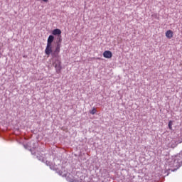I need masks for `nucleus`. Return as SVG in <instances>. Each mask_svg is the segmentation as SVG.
<instances>
[{"mask_svg": "<svg viewBox=\"0 0 182 182\" xmlns=\"http://www.w3.org/2000/svg\"><path fill=\"white\" fill-rule=\"evenodd\" d=\"M66 180L67 181L75 182V179H73V177H72L71 175L67 176Z\"/></svg>", "mask_w": 182, "mask_h": 182, "instance_id": "obj_12", "label": "nucleus"}, {"mask_svg": "<svg viewBox=\"0 0 182 182\" xmlns=\"http://www.w3.org/2000/svg\"><path fill=\"white\" fill-rule=\"evenodd\" d=\"M36 158L38 159V160H40V161H43V157H42V156H36Z\"/></svg>", "mask_w": 182, "mask_h": 182, "instance_id": "obj_16", "label": "nucleus"}, {"mask_svg": "<svg viewBox=\"0 0 182 182\" xmlns=\"http://www.w3.org/2000/svg\"><path fill=\"white\" fill-rule=\"evenodd\" d=\"M59 53H60V46L58 44L55 47V50L51 52V54H50L52 56L53 60V59H60L59 58Z\"/></svg>", "mask_w": 182, "mask_h": 182, "instance_id": "obj_3", "label": "nucleus"}, {"mask_svg": "<svg viewBox=\"0 0 182 182\" xmlns=\"http://www.w3.org/2000/svg\"><path fill=\"white\" fill-rule=\"evenodd\" d=\"M52 62L56 73H60V72H62V62L60 61V59H53L52 60Z\"/></svg>", "mask_w": 182, "mask_h": 182, "instance_id": "obj_2", "label": "nucleus"}, {"mask_svg": "<svg viewBox=\"0 0 182 182\" xmlns=\"http://www.w3.org/2000/svg\"><path fill=\"white\" fill-rule=\"evenodd\" d=\"M33 146H29V144H27L26 145H24L25 149L27 150H29L31 152V154H36V153L33 151L36 147H38V143L33 142Z\"/></svg>", "mask_w": 182, "mask_h": 182, "instance_id": "obj_4", "label": "nucleus"}, {"mask_svg": "<svg viewBox=\"0 0 182 182\" xmlns=\"http://www.w3.org/2000/svg\"><path fill=\"white\" fill-rule=\"evenodd\" d=\"M46 166H50V168L51 170L53 169V168H52V165H50V161H46Z\"/></svg>", "mask_w": 182, "mask_h": 182, "instance_id": "obj_14", "label": "nucleus"}, {"mask_svg": "<svg viewBox=\"0 0 182 182\" xmlns=\"http://www.w3.org/2000/svg\"><path fill=\"white\" fill-rule=\"evenodd\" d=\"M59 176H62V177H68V172L65 171V168H62V171H58Z\"/></svg>", "mask_w": 182, "mask_h": 182, "instance_id": "obj_7", "label": "nucleus"}, {"mask_svg": "<svg viewBox=\"0 0 182 182\" xmlns=\"http://www.w3.org/2000/svg\"><path fill=\"white\" fill-rule=\"evenodd\" d=\"M55 40V37L53 35H50L47 40V45H52V43Z\"/></svg>", "mask_w": 182, "mask_h": 182, "instance_id": "obj_8", "label": "nucleus"}, {"mask_svg": "<svg viewBox=\"0 0 182 182\" xmlns=\"http://www.w3.org/2000/svg\"><path fill=\"white\" fill-rule=\"evenodd\" d=\"M53 50H52V45L47 44L46 49H45V53L48 56H50Z\"/></svg>", "mask_w": 182, "mask_h": 182, "instance_id": "obj_5", "label": "nucleus"}, {"mask_svg": "<svg viewBox=\"0 0 182 182\" xmlns=\"http://www.w3.org/2000/svg\"><path fill=\"white\" fill-rule=\"evenodd\" d=\"M61 33H62V31H60V29L59 28H55L52 31V35H55V36L58 35V36H60Z\"/></svg>", "mask_w": 182, "mask_h": 182, "instance_id": "obj_9", "label": "nucleus"}, {"mask_svg": "<svg viewBox=\"0 0 182 182\" xmlns=\"http://www.w3.org/2000/svg\"><path fill=\"white\" fill-rule=\"evenodd\" d=\"M166 36L168 39H171V38H173V31L171 30H168L166 32Z\"/></svg>", "mask_w": 182, "mask_h": 182, "instance_id": "obj_10", "label": "nucleus"}, {"mask_svg": "<svg viewBox=\"0 0 182 182\" xmlns=\"http://www.w3.org/2000/svg\"><path fill=\"white\" fill-rule=\"evenodd\" d=\"M90 114H95L96 113V108L93 107L92 109L90 112Z\"/></svg>", "mask_w": 182, "mask_h": 182, "instance_id": "obj_15", "label": "nucleus"}, {"mask_svg": "<svg viewBox=\"0 0 182 182\" xmlns=\"http://www.w3.org/2000/svg\"><path fill=\"white\" fill-rule=\"evenodd\" d=\"M168 126L170 129V130H171L173 129V121H169L168 124Z\"/></svg>", "mask_w": 182, "mask_h": 182, "instance_id": "obj_13", "label": "nucleus"}, {"mask_svg": "<svg viewBox=\"0 0 182 182\" xmlns=\"http://www.w3.org/2000/svg\"><path fill=\"white\" fill-rule=\"evenodd\" d=\"M104 58H106V59H110L112 56H113V54L109 50H106L103 53Z\"/></svg>", "mask_w": 182, "mask_h": 182, "instance_id": "obj_6", "label": "nucleus"}, {"mask_svg": "<svg viewBox=\"0 0 182 182\" xmlns=\"http://www.w3.org/2000/svg\"><path fill=\"white\" fill-rule=\"evenodd\" d=\"M44 2H48V0H43Z\"/></svg>", "mask_w": 182, "mask_h": 182, "instance_id": "obj_17", "label": "nucleus"}, {"mask_svg": "<svg viewBox=\"0 0 182 182\" xmlns=\"http://www.w3.org/2000/svg\"><path fill=\"white\" fill-rule=\"evenodd\" d=\"M57 39H58V41H57L56 46H58V45H59L60 48V43H62V36H58Z\"/></svg>", "mask_w": 182, "mask_h": 182, "instance_id": "obj_11", "label": "nucleus"}, {"mask_svg": "<svg viewBox=\"0 0 182 182\" xmlns=\"http://www.w3.org/2000/svg\"><path fill=\"white\" fill-rule=\"evenodd\" d=\"M168 164L169 166L175 168L172 171L178 170V168L182 166V154H178V155L173 156L171 160L169 161Z\"/></svg>", "mask_w": 182, "mask_h": 182, "instance_id": "obj_1", "label": "nucleus"}]
</instances>
